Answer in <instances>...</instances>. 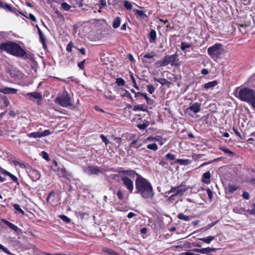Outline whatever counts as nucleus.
<instances>
[{"label": "nucleus", "instance_id": "1", "mask_svg": "<svg viewBox=\"0 0 255 255\" xmlns=\"http://www.w3.org/2000/svg\"><path fill=\"white\" fill-rule=\"evenodd\" d=\"M119 172L123 174H126L132 178H134L136 176L135 193L139 194L142 198L145 199H151L154 197V192L152 186L147 179L133 170H123Z\"/></svg>", "mask_w": 255, "mask_h": 255}, {"label": "nucleus", "instance_id": "2", "mask_svg": "<svg viewBox=\"0 0 255 255\" xmlns=\"http://www.w3.org/2000/svg\"><path fill=\"white\" fill-rule=\"evenodd\" d=\"M0 50L17 57H24L26 55L25 51L18 43L6 41L0 45Z\"/></svg>", "mask_w": 255, "mask_h": 255}, {"label": "nucleus", "instance_id": "3", "mask_svg": "<svg viewBox=\"0 0 255 255\" xmlns=\"http://www.w3.org/2000/svg\"><path fill=\"white\" fill-rule=\"evenodd\" d=\"M239 96L242 101L250 103L253 108H255V91L254 90L244 88L239 91Z\"/></svg>", "mask_w": 255, "mask_h": 255}, {"label": "nucleus", "instance_id": "4", "mask_svg": "<svg viewBox=\"0 0 255 255\" xmlns=\"http://www.w3.org/2000/svg\"><path fill=\"white\" fill-rule=\"evenodd\" d=\"M54 102L63 107H68L73 105L71 99L67 92H64L62 95H58L54 100Z\"/></svg>", "mask_w": 255, "mask_h": 255}, {"label": "nucleus", "instance_id": "5", "mask_svg": "<svg viewBox=\"0 0 255 255\" xmlns=\"http://www.w3.org/2000/svg\"><path fill=\"white\" fill-rule=\"evenodd\" d=\"M208 54L213 58H218L223 53V45L220 43H216L208 48Z\"/></svg>", "mask_w": 255, "mask_h": 255}, {"label": "nucleus", "instance_id": "6", "mask_svg": "<svg viewBox=\"0 0 255 255\" xmlns=\"http://www.w3.org/2000/svg\"><path fill=\"white\" fill-rule=\"evenodd\" d=\"M121 177V180L123 182V185L128 191L129 193H133L134 190V184L133 181L130 179V177H129L126 174Z\"/></svg>", "mask_w": 255, "mask_h": 255}, {"label": "nucleus", "instance_id": "7", "mask_svg": "<svg viewBox=\"0 0 255 255\" xmlns=\"http://www.w3.org/2000/svg\"><path fill=\"white\" fill-rule=\"evenodd\" d=\"M166 66L170 64L172 66L175 65L177 61V55L176 54L171 55H165L163 58Z\"/></svg>", "mask_w": 255, "mask_h": 255}, {"label": "nucleus", "instance_id": "8", "mask_svg": "<svg viewBox=\"0 0 255 255\" xmlns=\"http://www.w3.org/2000/svg\"><path fill=\"white\" fill-rule=\"evenodd\" d=\"M85 171L89 175H98L100 173H103L104 171L100 169L98 166H89L87 167Z\"/></svg>", "mask_w": 255, "mask_h": 255}, {"label": "nucleus", "instance_id": "9", "mask_svg": "<svg viewBox=\"0 0 255 255\" xmlns=\"http://www.w3.org/2000/svg\"><path fill=\"white\" fill-rule=\"evenodd\" d=\"M25 97L29 100H32V98L39 101L42 100V95L37 92L28 93L25 95Z\"/></svg>", "mask_w": 255, "mask_h": 255}, {"label": "nucleus", "instance_id": "10", "mask_svg": "<svg viewBox=\"0 0 255 255\" xmlns=\"http://www.w3.org/2000/svg\"><path fill=\"white\" fill-rule=\"evenodd\" d=\"M187 190V188L185 185L181 184L176 186V192L171 196V198L174 197L178 195H182Z\"/></svg>", "mask_w": 255, "mask_h": 255}, {"label": "nucleus", "instance_id": "11", "mask_svg": "<svg viewBox=\"0 0 255 255\" xmlns=\"http://www.w3.org/2000/svg\"><path fill=\"white\" fill-rule=\"evenodd\" d=\"M186 110H190L194 113H198L201 110V104L197 102L194 103L187 108Z\"/></svg>", "mask_w": 255, "mask_h": 255}, {"label": "nucleus", "instance_id": "12", "mask_svg": "<svg viewBox=\"0 0 255 255\" xmlns=\"http://www.w3.org/2000/svg\"><path fill=\"white\" fill-rule=\"evenodd\" d=\"M17 92V89L12 88L4 87L0 88V92L4 94H14Z\"/></svg>", "mask_w": 255, "mask_h": 255}, {"label": "nucleus", "instance_id": "13", "mask_svg": "<svg viewBox=\"0 0 255 255\" xmlns=\"http://www.w3.org/2000/svg\"><path fill=\"white\" fill-rule=\"evenodd\" d=\"M211 174L210 171H207L203 174L202 178V181L206 184H209L210 183V178Z\"/></svg>", "mask_w": 255, "mask_h": 255}, {"label": "nucleus", "instance_id": "14", "mask_svg": "<svg viewBox=\"0 0 255 255\" xmlns=\"http://www.w3.org/2000/svg\"><path fill=\"white\" fill-rule=\"evenodd\" d=\"M3 223L15 232L20 233L21 232V230L17 226L14 225L13 224L6 220H4Z\"/></svg>", "mask_w": 255, "mask_h": 255}, {"label": "nucleus", "instance_id": "15", "mask_svg": "<svg viewBox=\"0 0 255 255\" xmlns=\"http://www.w3.org/2000/svg\"><path fill=\"white\" fill-rule=\"evenodd\" d=\"M156 31L152 29L150 31V33H149V40L150 42V43L155 42V40H156Z\"/></svg>", "mask_w": 255, "mask_h": 255}, {"label": "nucleus", "instance_id": "16", "mask_svg": "<svg viewBox=\"0 0 255 255\" xmlns=\"http://www.w3.org/2000/svg\"><path fill=\"white\" fill-rule=\"evenodd\" d=\"M177 217L179 219H180L181 220L185 221H189L191 219L193 218L192 217L189 216H186L183 213H179Z\"/></svg>", "mask_w": 255, "mask_h": 255}, {"label": "nucleus", "instance_id": "17", "mask_svg": "<svg viewBox=\"0 0 255 255\" xmlns=\"http://www.w3.org/2000/svg\"><path fill=\"white\" fill-rule=\"evenodd\" d=\"M217 84V82L216 81H213L211 82H209L208 83H206L204 87L206 89H209L210 88H212L216 86Z\"/></svg>", "mask_w": 255, "mask_h": 255}, {"label": "nucleus", "instance_id": "18", "mask_svg": "<svg viewBox=\"0 0 255 255\" xmlns=\"http://www.w3.org/2000/svg\"><path fill=\"white\" fill-rule=\"evenodd\" d=\"M38 34L39 35L40 41L42 43L43 47H45L46 46V38H45V35L43 34V33H42L41 30H39Z\"/></svg>", "mask_w": 255, "mask_h": 255}, {"label": "nucleus", "instance_id": "19", "mask_svg": "<svg viewBox=\"0 0 255 255\" xmlns=\"http://www.w3.org/2000/svg\"><path fill=\"white\" fill-rule=\"evenodd\" d=\"M215 250V249L210 248H203L200 249V253L202 254H208L211 252L214 251Z\"/></svg>", "mask_w": 255, "mask_h": 255}, {"label": "nucleus", "instance_id": "20", "mask_svg": "<svg viewBox=\"0 0 255 255\" xmlns=\"http://www.w3.org/2000/svg\"><path fill=\"white\" fill-rule=\"evenodd\" d=\"M121 24V18L120 17H117L113 21V27L114 28H117L119 27Z\"/></svg>", "mask_w": 255, "mask_h": 255}, {"label": "nucleus", "instance_id": "21", "mask_svg": "<svg viewBox=\"0 0 255 255\" xmlns=\"http://www.w3.org/2000/svg\"><path fill=\"white\" fill-rule=\"evenodd\" d=\"M27 135L29 137H33L35 138L42 137L41 132H34L28 133Z\"/></svg>", "mask_w": 255, "mask_h": 255}, {"label": "nucleus", "instance_id": "22", "mask_svg": "<svg viewBox=\"0 0 255 255\" xmlns=\"http://www.w3.org/2000/svg\"><path fill=\"white\" fill-rule=\"evenodd\" d=\"M133 110L135 111H146L147 110L144 108V106L143 105H135L133 107Z\"/></svg>", "mask_w": 255, "mask_h": 255}, {"label": "nucleus", "instance_id": "23", "mask_svg": "<svg viewBox=\"0 0 255 255\" xmlns=\"http://www.w3.org/2000/svg\"><path fill=\"white\" fill-rule=\"evenodd\" d=\"M219 148L223 151L225 153L228 154L230 156H233L234 155V153L228 148L224 147H220Z\"/></svg>", "mask_w": 255, "mask_h": 255}, {"label": "nucleus", "instance_id": "24", "mask_svg": "<svg viewBox=\"0 0 255 255\" xmlns=\"http://www.w3.org/2000/svg\"><path fill=\"white\" fill-rule=\"evenodd\" d=\"M137 139H135L134 140H133L131 143L130 144H129V148H138L141 144H137Z\"/></svg>", "mask_w": 255, "mask_h": 255}, {"label": "nucleus", "instance_id": "25", "mask_svg": "<svg viewBox=\"0 0 255 255\" xmlns=\"http://www.w3.org/2000/svg\"><path fill=\"white\" fill-rule=\"evenodd\" d=\"M215 239L214 236H208L206 238H201L200 240L203 241L204 242L209 244L212 240Z\"/></svg>", "mask_w": 255, "mask_h": 255}, {"label": "nucleus", "instance_id": "26", "mask_svg": "<svg viewBox=\"0 0 255 255\" xmlns=\"http://www.w3.org/2000/svg\"><path fill=\"white\" fill-rule=\"evenodd\" d=\"M156 53L152 51L151 52L144 54L143 57V58L152 59L155 56H156Z\"/></svg>", "mask_w": 255, "mask_h": 255}, {"label": "nucleus", "instance_id": "27", "mask_svg": "<svg viewBox=\"0 0 255 255\" xmlns=\"http://www.w3.org/2000/svg\"><path fill=\"white\" fill-rule=\"evenodd\" d=\"M154 65L157 68L166 66L163 59L156 61Z\"/></svg>", "mask_w": 255, "mask_h": 255}, {"label": "nucleus", "instance_id": "28", "mask_svg": "<svg viewBox=\"0 0 255 255\" xmlns=\"http://www.w3.org/2000/svg\"><path fill=\"white\" fill-rule=\"evenodd\" d=\"M155 81L159 82L162 85H166L168 82L164 78L157 79L156 78H154Z\"/></svg>", "mask_w": 255, "mask_h": 255}, {"label": "nucleus", "instance_id": "29", "mask_svg": "<svg viewBox=\"0 0 255 255\" xmlns=\"http://www.w3.org/2000/svg\"><path fill=\"white\" fill-rule=\"evenodd\" d=\"M13 207L14 209L16 211L20 213L22 215H24V212L20 208V205L17 204H13Z\"/></svg>", "mask_w": 255, "mask_h": 255}, {"label": "nucleus", "instance_id": "30", "mask_svg": "<svg viewBox=\"0 0 255 255\" xmlns=\"http://www.w3.org/2000/svg\"><path fill=\"white\" fill-rule=\"evenodd\" d=\"M147 148L149 149H151L154 151H156L158 149V146L155 143L149 144L147 145Z\"/></svg>", "mask_w": 255, "mask_h": 255}, {"label": "nucleus", "instance_id": "31", "mask_svg": "<svg viewBox=\"0 0 255 255\" xmlns=\"http://www.w3.org/2000/svg\"><path fill=\"white\" fill-rule=\"evenodd\" d=\"M59 217L64 222L66 223H69L70 222L71 220L68 217L64 215H61L59 216Z\"/></svg>", "mask_w": 255, "mask_h": 255}, {"label": "nucleus", "instance_id": "32", "mask_svg": "<svg viewBox=\"0 0 255 255\" xmlns=\"http://www.w3.org/2000/svg\"><path fill=\"white\" fill-rule=\"evenodd\" d=\"M116 83L119 86H124L125 84V80L121 78H119L116 79Z\"/></svg>", "mask_w": 255, "mask_h": 255}, {"label": "nucleus", "instance_id": "33", "mask_svg": "<svg viewBox=\"0 0 255 255\" xmlns=\"http://www.w3.org/2000/svg\"><path fill=\"white\" fill-rule=\"evenodd\" d=\"M117 196L118 197V199L120 200H123L124 199V195L123 192L122 191L121 189H119L117 191Z\"/></svg>", "mask_w": 255, "mask_h": 255}, {"label": "nucleus", "instance_id": "34", "mask_svg": "<svg viewBox=\"0 0 255 255\" xmlns=\"http://www.w3.org/2000/svg\"><path fill=\"white\" fill-rule=\"evenodd\" d=\"M228 188H229V191L231 193H233L234 192H235L237 190L238 187L236 186V185H229Z\"/></svg>", "mask_w": 255, "mask_h": 255}, {"label": "nucleus", "instance_id": "35", "mask_svg": "<svg viewBox=\"0 0 255 255\" xmlns=\"http://www.w3.org/2000/svg\"><path fill=\"white\" fill-rule=\"evenodd\" d=\"M61 7L63 10H64L65 11H68L70 9V7L71 6L69 4L64 2L62 3Z\"/></svg>", "mask_w": 255, "mask_h": 255}, {"label": "nucleus", "instance_id": "36", "mask_svg": "<svg viewBox=\"0 0 255 255\" xmlns=\"http://www.w3.org/2000/svg\"><path fill=\"white\" fill-rule=\"evenodd\" d=\"M190 46V44L185 42H182L181 43V49L182 50H185L186 48H189Z\"/></svg>", "mask_w": 255, "mask_h": 255}, {"label": "nucleus", "instance_id": "37", "mask_svg": "<svg viewBox=\"0 0 255 255\" xmlns=\"http://www.w3.org/2000/svg\"><path fill=\"white\" fill-rule=\"evenodd\" d=\"M0 249L1 250L5 253L11 255V253L9 252V251L5 247H4L3 245L0 244Z\"/></svg>", "mask_w": 255, "mask_h": 255}, {"label": "nucleus", "instance_id": "38", "mask_svg": "<svg viewBox=\"0 0 255 255\" xmlns=\"http://www.w3.org/2000/svg\"><path fill=\"white\" fill-rule=\"evenodd\" d=\"M124 6L127 9H131L132 8V4L131 3L129 2L128 1H125L124 2Z\"/></svg>", "mask_w": 255, "mask_h": 255}, {"label": "nucleus", "instance_id": "39", "mask_svg": "<svg viewBox=\"0 0 255 255\" xmlns=\"http://www.w3.org/2000/svg\"><path fill=\"white\" fill-rule=\"evenodd\" d=\"M110 177L114 180L119 181L120 175L119 174H112L110 175Z\"/></svg>", "mask_w": 255, "mask_h": 255}, {"label": "nucleus", "instance_id": "40", "mask_svg": "<svg viewBox=\"0 0 255 255\" xmlns=\"http://www.w3.org/2000/svg\"><path fill=\"white\" fill-rule=\"evenodd\" d=\"M148 92L150 94H152L155 90L154 87L152 85H149L147 86Z\"/></svg>", "mask_w": 255, "mask_h": 255}, {"label": "nucleus", "instance_id": "41", "mask_svg": "<svg viewBox=\"0 0 255 255\" xmlns=\"http://www.w3.org/2000/svg\"><path fill=\"white\" fill-rule=\"evenodd\" d=\"M166 158L167 159H170L171 160H173L175 159V155L172 153H168L166 155Z\"/></svg>", "mask_w": 255, "mask_h": 255}, {"label": "nucleus", "instance_id": "42", "mask_svg": "<svg viewBox=\"0 0 255 255\" xmlns=\"http://www.w3.org/2000/svg\"><path fill=\"white\" fill-rule=\"evenodd\" d=\"M100 137L101 138V139L103 140V141L107 145L108 144L109 142V141L108 139V138L104 134H101L100 135Z\"/></svg>", "mask_w": 255, "mask_h": 255}, {"label": "nucleus", "instance_id": "43", "mask_svg": "<svg viewBox=\"0 0 255 255\" xmlns=\"http://www.w3.org/2000/svg\"><path fill=\"white\" fill-rule=\"evenodd\" d=\"M175 162L179 163L181 165H185L187 163V160H184V159H177Z\"/></svg>", "mask_w": 255, "mask_h": 255}, {"label": "nucleus", "instance_id": "44", "mask_svg": "<svg viewBox=\"0 0 255 255\" xmlns=\"http://www.w3.org/2000/svg\"><path fill=\"white\" fill-rule=\"evenodd\" d=\"M41 155H42V157L44 159H45V160H46L47 161L49 160L48 154L47 152H46L45 151H42L41 152Z\"/></svg>", "mask_w": 255, "mask_h": 255}, {"label": "nucleus", "instance_id": "45", "mask_svg": "<svg viewBox=\"0 0 255 255\" xmlns=\"http://www.w3.org/2000/svg\"><path fill=\"white\" fill-rule=\"evenodd\" d=\"M41 136L43 137V136H45L48 135L50 134H51V131L49 130L46 129L42 132H41Z\"/></svg>", "mask_w": 255, "mask_h": 255}, {"label": "nucleus", "instance_id": "46", "mask_svg": "<svg viewBox=\"0 0 255 255\" xmlns=\"http://www.w3.org/2000/svg\"><path fill=\"white\" fill-rule=\"evenodd\" d=\"M131 79L133 84V87L137 90H139V87L137 86L134 77L132 75H131Z\"/></svg>", "mask_w": 255, "mask_h": 255}, {"label": "nucleus", "instance_id": "47", "mask_svg": "<svg viewBox=\"0 0 255 255\" xmlns=\"http://www.w3.org/2000/svg\"><path fill=\"white\" fill-rule=\"evenodd\" d=\"M144 98L145 99L146 102L148 104L152 105L153 104V101L151 98L148 97L146 94L145 95Z\"/></svg>", "mask_w": 255, "mask_h": 255}, {"label": "nucleus", "instance_id": "48", "mask_svg": "<svg viewBox=\"0 0 255 255\" xmlns=\"http://www.w3.org/2000/svg\"><path fill=\"white\" fill-rule=\"evenodd\" d=\"M125 93L123 95V96L124 97H127L129 99H130L131 100H133L132 97L131 96L130 94L128 91L127 90H125Z\"/></svg>", "mask_w": 255, "mask_h": 255}, {"label": "nucleus", "instance_id": "49", "mask_svg": "<svg viewBox=\"0 0 255 255\" xmlns=\"http://www.w3.org/2000/svg\"><path fill=\"white\" fill-rule=\"evenodd\" d=\"M148 126V125L145 123L137 125V127L140 129H144Z\"/></svg>", "mask_w": 255, "mask_h": 255}, {"label": "nucleus", "instance_id": "50", "mask_svg": "<svg viewBox=\"0 0 255 255\" xmlns=\"http://www.w3.org/2000/svg\"><path fill=\"white\" fill-rule=\"evenodd\" d=\"M73 46V44L72 43V42L71 41L70 42L67 46V48H66L67 51H68L69 52H71Z\"/></svg>", "mask_w": 255, "mask_h": 255}, {"label": "nucleus", "instance_id": "51", "mask_svg": "<svg viewBox=\"0 0 255 255\" xmlns=\"http://www.w3.org/2000/svg\"><path fill=\"white\" fill-rule=\"evenodd\" d=\"M8 175L11 178V179L14 182H16L17 183V184H18V181H17V177L13 175V174H11L10 172L8 173Z\"/></svg>", "mask_w": 255, "mask_h": 255}, {"label": "nucleus", "instance_id": "52", "mask_svg": "<svg viewBox=\"0 0 255 255\" xmlns=\"http://www.w3.org/2000/svg\"><path fill=\"white\" fill-rule=\"evenodd\" d=\"M249 26V25L248 24H239V30L241 32H245V31L242 30V28H245L247 27H248Z\"/></svg>", "mask_w": 255, "mask_h": 255}, {"label": "nucleus", "instance_id": "53", "mask_svg": "<svg viewBox=\"0 0 255 255\" xmlns=\"http://www.w3.org/2000/svg\"><path fill=\"white\" fill-rule=\"evenodd\" d=\"M207 193L208 194V197L210 200L212 199L213 198V192L210 189H207Z\"/></svg>", "mask_w": 255, "mask_h": 255}, {"label": "nucleus", "instance_id": "54", "mask_svg": "<svg viewBox=\"0 0 255 255\" xmlns=\"http://www.w3.org/2000/svg\"><path fill=\"white\" fill-rule=\"evenodd\" d=\"M233 130H234V131L235 133L237 136H238L239 137H240V138L243 139V138L242 137L241 135V134H240V132H239V131L238 129H237V128H235V127H233Z\"/></svg>", "mask_w": 255, "mask_h": 255}, {"label": "nucleus", "instance_id": "55", "mask_svg": "<svg viewBox=\"0 0 255 255\" xmlns=\"http://www.w3.org/2000/svg\"><path fill=\"white\" fill-rule=\"evenodd\" d=\"M106 252L110 255H119V254L111 250L107 249Z\"/></svg>", "mask_w": 255, "mask_h": 255}, {"label": "nucleus", "instance_id": "56", "mask_svg": "<svg viewBox=\"0 0 255 255\" xmlns=\"http://www.w3.org/2000/svg\"><path fill=\"white\" fill-rule=\"evenodd\" d=\"M242 196L244 199L248 200L249 199L250 195L248 192H247L246 191H244L243 193Z\"/></svg>", "mask_w": 255, "mask_h": 255}, {"label": "nucleus", "instance_id": "57", "mask_svg": "<svg viewBox=\"0 0 255 255\" xmlns=\"http://www.w3.org/2000/svg\"><path fill=\"white\" fill-rule=\"evenodd\" d=\"M136 12V13L139 16H142L144 15V12L141 10L136 9L134 10Z\"/></svg>", "mask_w": 255, "mask_h": 255}, {"label": "nucleus", "instance_id": "58", "mask_svg": "<svg viewBox=\"0 0 255 255\" xmlns=\"http://www.w3.org/2000/svg\"><path fill=\"white\" fill-rule=\"evenodd\" d=\"M246 211V210L244 209V208H241L240 209H234V212H236V213H242V212H245Z\"/></svg>", "mask_w": 255, "mask_h": 255}, {"label": "nucleus", "instance_id": "59", "mask_svg": "<svg viewBox=\"0 0 255 255\" xmlns=\"http://www.w3.org/2000/svg\"><path fill=\"white\" fill-rule=\"evenodd\" d=\"M85 59L83 61H82V62H79L78 64V65L79 66V67L81 69H84V63L85 62Z\"/></svg>", "mask_w": 255, "mask_h": 255}, {"label": "nucleus", "instance_id": "60", "mask_svg": "<svg viewBox=\"0 0 255 255\" xmlns=\"http://www.w3.org/2000/svg\"><path fill=\"white\" fill-rule=\"evenodd\" d=\"M145 95H146V93H140V92H137V93H135V97L136 98H138V97H144Z\"/></svg>", "mask_w": 255, "mask_h": 255}, {"label": "nucleus", "instance_id": "61", "mask_svg": "<svg viewBox=\"0 0 255 255\" xmlns=\"http://www.w3.org/2000/svg\"><path fill=\"white\" fill-rule=\"evenodd\" d=\"M216 224V222H213V223H212L211 224H209L206 227H205V229L206 230H208V229H210L211 228H212V227H213L214 225H215Z\"/></svg>", "mask_w": 255, "mask_h": 255}, {"label": "nucleus", "instance_id": "62", "mask_svg": "<svg viewBox=\"0 0 255 255\" xmlns=\"http://www.w3.org/2000/svg\"><path fill=\"white\" fill-rule=\"evenodd\" d=\"M29 17L32 21H35V22L36 21V18L33 14L30 13L29 15Z\"/></svg>", "mask_w": 255, "mask_h": 255}, {"label": "nucleus", "instance_id": "63", "mask_svg": "<svg viewBox=\"0 0 255 255\" xmlns=\"http://www.w3.org/2000/svg\"><path fill=\"white\" fill-rule=\"evenodd\" d=\"M4 9H8L9 11H12V8L10 5L7 4H4V6L2 7Z\"/></svg>", "mask_w": 255, "mask_h": 255}, {"label": "nucleus", "instance_id": "64", "mask_svg": "<svg viewBox=\"0 0 255 255\" xmlns=\"http://www.w3.org/2000/svg\"><path fill=\"white\" fill-rule=\"evenodd\" d=\"M248 212H249L250 214L255 215V209H253L252 210H247Z\"/></svg>", "mask_w": 255, "mask_h": 255}]
</instances>
